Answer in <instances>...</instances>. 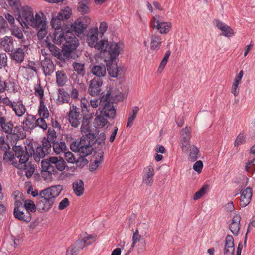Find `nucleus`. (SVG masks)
Returning a JSON list of instances; mask_svg holds the SVG:
<instances>
[{
    "mask_svg": "<svg viewBox=\"0 0 255 255\" xmlns=\"http://www.w3.org/2000/svg\"><path fill=\"white\" fill-rule=\"evenodd\" d=\"M254 160L249 161L245 166V170L249 173L253 174L255 170V164L253 163Z\"/></svg>",
    "mask_w": 255,
    "mask_h": 255,
    "instance_id": "nucleus-58",
    "label": "nucleus"
},
{
    "mask_svg": "<svg viewBox=\"0 0 255 255\" xmlns=\"http://www.w3.org/2000/svg\"><path fill=\"white\" fill-rule=\"evenodd\" d=\"M75 38H74V42L72 41L71 43L69 42L63 44L62 50L60 49L54 45L49 42V37H47L46 43L47 47L51 52V54L59 59L63 61L68 60L71 57L72 52L76 49Z\"/></svg>",
    "mask_w": 255,
    "mask_h": 255,
    "instance_id": "nucleus-5",
    "label": "nucleus"
},
{
    "mask_svg": "<svg viewBox=\"0 0 255 255\" xmlns=\"http://www.w3.org/2000/svg\"><path fill=\"white\" fill-rule=\"evenodd\" d=\"M159 18V16L153 17L151 21V26L158 30L161 34L167 33L171 27V23L161 21Z\"/></svg>",
    "mask_w": 255,
    "mask_h": 255,
    "instance_id": "nucleus-12",
    "label": "nucleus"
},
{
    "mask_svg": "<svg viewBox=\"0 0 255 255\" xmlns=\"http://www.w3.org/2000/svg\"><path fill=\"white\" fill-rule=\"evenodd\" d=\"M98 30L97 27L91 28L87 35L86 41L91 47L97 50H105V45L107 44V40H101L98 42Z\"/></svg>",
    "mask_w": 255,
    "mask_h": 255,
    "instance_id": "nucleus-9",
    "label": "nucleus"
},
{
    "mask_svg": "<svg viewBox=\"0 0 255 255\" xmlns=\"http://www.w3.org/2000/svg\"><path fill=\"white\" fill-rule=\"evenodd\" d=\"M68 116L69 122L72 127L77 128L79 126L80 122V119L78 118L79 116V109L74 105L70 106Z\"/></svg>",
    "mask_w": 255,
    "mask_h": 255,
    "instance_id": "nucleus-14",
    "label": "nucleus"
},
{
    "mask_svg": "<svg viewBox=\"0 0 255 255\" xmlns=\"http://www.w3.org/2000/svg\"><path fill=\"white\" fill-rule=\"evenodd\" d=\"M95 136L94 134H89L82 136L79 141H73L70 145L71 149L79 153L81 156L86 157L92 153V145L95 142Z\"/></svg>",
    "mask_w": 255,
    "mask_h": 255,
    "instance_id": "nucleus-4",
    "label": "nucleus"
},
{
    "mask_svg": "<svg viewBox=\"0 0 255 255\" xmlns=\"http://www.w3.org/2000/svg\"><path fill=\"white\" fill-rule=\"evenodd\" d=\"M92 73L95 75V77H104L106 73V67L104 65H95L91 69Z\"/></svg>",
    "mask_w": 255,
    "mask_h": 255,
    "instance_id": "nucleus-39",
    "label": "nucleus"
},
{
    "mask_svg": "<svg viewBox=\"0 0 255 255\" xmlns=\"http://www.w3.org/2000/svg\"><path fill=\"white\" fill-rule=\"evenodd\" d=\"M64 154L65 159L68 163L73 164L75 162L76 159L72 152L65 151Z\"/></svg>",
    "mask_w": 255,
    "mask_h": 255,
    "instance_id": "nucleus-55",
    "label": "nucleus"
},
{
    "mask_svg": "<svg viewBox=\"0 0 255 255\" xmlns=\"http://www.w3.org/2000/svg\"><path fill=\"white\" fill-rule=\"evenodd\" d=\"M106 137V134L104 133H101L98 135L96 139H95V141H96L99 145L102 146L104 145Z\"/></svg>",
    "mask_w": 255,
    "mask_h": 255,
    "instance_id": "nucleus-62",
    "label": "nucleus"
},
{
    "mask_svg": "<svg viewBox=\"0 0 255 255\" xmlns=\"http://www.w3.org/2000/svg\"><path fill=\"white\" fill-rule=\"evenodd\" d=\"M181 136L183 137L181 148L183 151L187 152L188 150V146L190 145L191 138L190 127L186 126L181 132Z\"/></svg>",
    "mask_w": 255,
    "mask_h": 255,
    "instance_id": "nucleus-19",
    "label": "nucleus"
},
{
    "mask_svg": "<svg viewBox=\"0 0 255 255\" xmlns=\"http://www.w3.org/2000/svg\"><path fill=\"white\" fill-rule=\"evenodd\" d=\"M40 127L43 130H46L47 128V124L44 118L41 117L36 119V127Z\"/></svg>",
    "mask_w": 255,
    "mask_h": 255,
    "instance_id": "nucleus-57",
    "label": "nucleus"
},
{
    "mask_svg": "<svg viewBox=\"0 0 255 255\" xmlns=\"http://www.w3.org/2000/svg\"><path fill=\"white\" fill-rule=\"evenodd\" d=\"M208 189V185L205 184L203 185L198 191L196 192L194 194L193 196V199L194 200H197L201 198L203 195H204L206 193Z\"/></svg>",
    "mask_w": 255,
    "mask_h": 255,
    "instance_id": "nucleus-48",
    "label": "nucleus"
},
{
    "mask_svg": "<svg viewBox=\"0 0 255 255\" xmlns=\"http://www.w3.org/2000/svg\"><path fill=\"white\" fill-rule=\"evenodd\" d=\"M71 14V9L69 7H66L62 9L58 14V17L62 20L68 19Z\"/></svg>",
    "mask_w": 255,
    "mask_h": 255,
    "instance_id": "nucleus-45",
    "label": "nucleus"
},
{
    "mask_svg": "<svg viewBox=\"0 0 255 255\" xmlns=\"http://www.w3.org/2000/svg\"><path fill=\"white\" fill-rule=\"evenodd\" d=\"M253 195L252 188L247 187L241 193L240 205L242 207L247 206L251 202Z\"/></svg>",
    "mask_w": 255,
    "mask_h": 255,
    "instance_id": "nucleus-20",
    "label": "nucleus"
},
{
    "mask_svg": "<svg viewBox=\"0 0 255 255\" xmlns=\"http://www.w3.org/2000/svg\"><path fill=\"white\" fill-rule=\"evenodd\" d=\"M9 30L6 20L2 16H0V34H4Z\"/></svg>",
    "mask_w": 255,
    "mask_h": 255,
    "instance_id": "nucleus-49",
    "label": "nucleus"
},
{
    "mask_svg": "<svg viewBox=\"0 0 255 255\" xmlns=\"http://www.w3.org/2000/svg\"><path fill=\"white\" fill-rule=\"evenodd\" d=\"M38 113L40 116L42 118L46 119L49 117V113L47 107L44 104V101L40 102Z\"/></svg>",
    "mask_w": 255,
    "mask_h": 255,
    "instance_id": "nucleus-44",
    "label": "nucleus"
},
{
    "mask_svg": "<svg viewBox=\"0 0 255 255\" xmlns=\"http://www.w3.org/2000/svg\"><path fill=\"white\" fill-rule=\"evenodd\" d=\"M34 94L38 98L40 101H43L44 90L40 83L34 86Z\"/></svg>",
    "mask_w": 255,
    "mask_h": 255,
    "instance_id": "nucleus-47",
    "label": "nucleus"
},
{
    "mask_svg": "<svg viewBox=\"0 0 255 255\" xmlns=\"http://www.w3.org/2000/svg\"><path fill=\"white\" fill-rule=\"evenodd\" d=\"M38 31L37 32V36L39 39H43L47 35V32L46 30V27L38 28Z\"/></svg>",
    "mask_w": 255,
    "mask_h": 255,
    "instance_id": "nucleus-63",
    "label": "nucleus"
},
{
    "mask_svg": "<svg viewBox=\"0 0 255 255\" xmlns=\"http://www.w3.org/2000/svg\"><path fill=\"white\" fill-rule=\"evenodd\" d=\"M24 206L28 213H34L36 211V207L34 203L31 200H26L24 202Z\"/></svg>",
    "mask_w": 255,
    "mask_h": 255,
    "instance_id": "nucleus-46",
    "label": "nucleus"
},
{
    "mask_svg": "<svg viewBox=\"0 0 255 255\" xmlns=\"http://www.w3.org/2000/svg\"><path fill=\"white\" fill-rule=\"evenodd\" d=\"M188 149H189V159L190 161L194 162L200 157L199 150L196 146L190 144Z\"/></svg>",
    "mask_w": 255,
    "mask_h": 255,
    "instance_id": "nucleus-37",
    "label": "nucleus"
},
{
    "mask_svg": "<svg viewBox=\"0 0 255 255\" xmlns=\"http://www.w3.org/2000/svg\"><path fill=\"white\" fill-rule=\"evenodd\" d=\"M29 156L27 149L26 150L20 146L13 147V151H5L3 155V160L10 161L12 164L19 170L25 171V175L27 178L32 176L35 170L34 166L28 161Z\"/></svg>",
    "mask_w": 255,
    "mask_h": 255,
    "instance_id": "nucleus-1",
    "label": "nucleus"
},
{
    "mask_svg": "<svg viewBox=\"0 0 255 255\" xmlns=\"http://www.w3.org/2000/svg\"><path fill=\"white\" fill-rule=\"evenodd\" d=\"M81 108L83 116H88L89 117V119H92V116L94 114L95 110L90 106L88 103V101L86 99L81 100Z\"/></svg>",
    "mask_w": 255,
    "mask_h": 255,
    "instance_id": "nucleus-24",
    "label": "nucleus"
},
{
    "mask_svg": "<svg viewBox=\"0 0 255 255\" xmlns=\"http://www.w3.org/2000/svg\"><path fill=\"white\" fill-rule=\"evenodd\" d=\"M123 44L122 43L110 42L105 45V50H101V51H107L110 56L111 61H114L119 55L123 50Z\"/></svg>",
    "mask_w": 255,
    "mask_h": 255,
    "instance_id": "nucleus-11",
    "label": "nucleus"
},
{
    "mask_svg": "<svg viewBox=\"0 0 255 255\" xmlns=\"http://www.w3.org/2000/svg\"><path fill=\"white\" fill-rule=\"evenodd\" d=\"M0 125L2 129V131L8 134H14L16 135L18 138H23L25 137L23 133L21 134L20 132L18 133L16 131L17 129L19 130H23V128L20 127H16L14 128L13 130V125L11 121H8L6 118L4 117H0Z\"/></svg>",
    "mask_w": 255,
    "mask_h": 255,
    "instance_id": "nucleus-10",
    "label": "nucleus"
},
{
    "mask_svg": "<svg viewBox=\"0 0 255 255\" xmlns=\"http://www.w3.org/2000/svg\"><path fill=\"white\" fill-rule=\"evenodd\" d=\"M91 122V119H89L88 116H83L82 125L81 126V132L82 134V136L92 134L90 132V124Z\"/></svg>",
    "mask_w": 255,
    "mask_h": 255,
    "instance_id": "nucleus-25",
    "label": "nucleus"
},
{
    "mask_svg": "<svg viewBox=\"0 0 255 255\" xmlns=\"http://www.w3.org/2000/svg\"><path fill=\"white\" fill-rule=\"evenodd\" d=\"M162 43L161 37L157 34H153L151 36L150 49L154 51H158Z\"/></svg>",
    "mask_w": 255,
    "mask_h": 255,
    "instance_id": "nucleus-34",
    "label": "nucleus"
},
{
    "mask_svg": "<svg viewBox=\"0 0 255 255\" xmlns=\"http://www.w3.org/2000/svg\"><path fill=\"white\" fill-rule=\"evenodd\" d=\"M9 4L12 8L14 10H18L21 7L20 0H8Z\"/></svg>",
    "mask_w": 255,
    "mask_h": 255,
    "instance_id": "nucleus-60",
    "label": "nucleus"
},
{
    "mask_svg": "<svg viewBox=\"0 0 255 255\" xmlns=\"http://www.w3.org/2000/svg\"><path fill=\"white\" fill-rule=\"evenodd\" d=\"M63 190V186L57 185L51 186L39 192L37 197V206L41 212H47L52 208L56 198Z\"/></svg>",
    "mask_w": 255,
    "mask_h": 255,
    "instance_id": "nucleus-2",
    "label": "nucleus"
},
{
    "mask_svg": "<svg viewBox=\"0 0 255 255\" xmlns=\"http://www.w3.org/2000/svg\"><path fill=\"white\" fill-rule=\"evenodd\" d=\"M216 26L222 32V35L225 37H229L234 35V30L226 24L219 20L215 21Z\"/></svg>",
    "mask_w": 255,
    "mask_h": 255,
    "instance_id": "nucleus-23",
    "label": "nucleus"
},
{
    "mask_svg": "<svg viewBox=\"0 0 255 255\" xmlns=\"http://www.w3.org/2000/svg\"><path fill=\"white\" fill-rule=\"evenodd\" d=\"M203 167V163L202 161H196L193 165V169L198 173L201 172Z\"/></svg>",
    "mask_w": 255,
    "mask_h": 255,
    "instance_id": "nucleus-61",
    "label": "nucleus"
},
{
    "mask_svg": "<svg viewBox=\"0 0 255 255\" xmlns=\"http://www.w3.org/2000/svg\"><path fill=\"white\" fill-rule=\"evenodd\" d=\"M51 141L46 139L43 141L41 147L44 149L45 152L48 154L49 153L51 147Z\"/></svg>",
    "mask_w": 255,
    "mask_h": 255,
    "instance_id": "nucleus-59",
    "label": "nucleus"
},
{
    "mask_svg": "<svg viewBox=\"0 0 255 255\" xmlns=\"http://www.w3.org/2000/svg\"><path fill=\"white\" fill-rule=\"evenodd\" d=\"M56 82L60 87L63 86L67 81V77L63 71H58L56 72Z\"/></svg>",
    "mask_w": 255,
    "mask_h": 255,
    "instance_id": "nucleus-41",
    "label": "nucleus"
},
{
    "mask_svg": "<svg viewBox=\"0 0 255 255\" xmlns=\"http://www.w3.org/2000/svg\"><path fill=\"white\" fill-rule=\"evenodd\" d=\"M72 188L74 192L77 196H81L84 193V182L82 180L78 179L73 183Z\"/></svg>",
    "mask_w": 255,
    "mask_h": 255,
    "instance_id": "nucleus-35",
    "label": "nucleus"
},
{
    "mask_svg": "<svg viewBox=\"0 0 255 255\" xmlns=\"http://www.w3.org/2000/svg\"><path fill=\"white\" fill-rule=\"evenodd\" d=\"M23 124L26 130H31L36 127V119L33 115H27L23 122Z\"/></svg>",
    "mask_w": 255,
    "mask_h": 255,
    "instance_id": "nucleus-30",
    "label": "nucleus"
},
{
    "mask_svg": "<svg viewBox=\"0 0 255 255\" xmlns=\"http://www.w3.org/2000/svg\"><path fill=\"white\" fill-rule=\"evenodd\" d=\"M74 70L77 74L83 76L85 74L84 64L82 63L74 62L72 64Z\"/></svg>",
    "mask_w": 255,
    "mask_h": 255,
    "instance_id": "nucleus-53",
    "label": "nucleus"
},
{
    "mask_svg": "<svg viewBox=\"0 0 255 255\" xmlns=\"http://www.w3.org/2000/svg\"><path fill=\"white\" fill-rule=\"evenodd\" d=\"M71 99L69 94L63 88H59L58 90V97L56 103L58 104L64 103H70Z\"/></svg>",
    "mask_w": 255,
    "mask_h": 255,
    "instance_id": "nucleus-29",
    "label": "nucleus"
},
{
    "mask_svg": "<svg viewBox=\"0 0 255 255\" xmlns=\"http://www.w3.org/2000/svg\"><path fill=\"white\" fill-rule=\"evenodd\" d=\"M107 64V71L108 74L111 77L116 78L118 75L122 74V69L120 67H118L116 63H113Z\"/></svg>",
    "mask_w": 255,
    "mask_h": 255,
    "instance_id": "nucleus-32",
    "label": "nucleus"
},
{
    "mask_svg": "<svg viewBox=\"0 0 255 255\" xmlns=\"http://www.w3.org/2000/svg\"><path fill=\"white\" fill-rule=\"evenodd\" d=\"M139 111L138 107H134L132 110V113L130 114L128 119V122L127 125V127H131L132 125V122L136 117L137 114Z\"/></svg>",
    "mask_w": 255,
    "mask_h": 255,
    "instance_id": "nucleus-52",
    "label": "nucleus"
},
{
    "mask_svg": "<svg viewBox=\"0 0 255 255\" xmlns=\"http://www.w3.org/2000/svg\"><path fill=\"white\" fill-rule=\"evenodd\" d=\"M41 66L45 76H49L54 71V65L50 59L43 60L41 62Z\"/></svg>",
    "mask_w": 255,
    "mask_h": 255,
    "instance_id": "nucleus-28",
    "label": "nucleus"
},
{
    "mask_svg": "<svg viewBox=\"0 0 255 255\" xmlns=\"http://www.w3.org/2000/svg\"><path fill=\"white\" fill-rule=\"evenodd\" d=\"M47 37H49V42L52 41L54 43L57 45L61 44L64 42V43L69 42V44H72V41L74 42V38H75V42L74 43H76V48L79 44L78 39L73 33L68 31L65 32L62 29L54 30L52 35L50 34Z\"/></svg>",
    "mask_w": 255,
    "mask_h": 255,
    "instance_id": "nucleus-7",
    "label": "nucleus"
},
{
    "mask_svg": "<svg viewBox=\"0 0 255 255\" xmlns=\"http://www.w3.org/2000/svg\"><path fill=\"white\" fill-rule=\"evenodd\" d=\"M26 148L27 149L29 157L33 156L35 161L36 162H39L41 158H44L47 154L40 145L35 147V150H34L33 147L29 145H27V147L25 146L24 150H26Z\"/></svg>",
    "mask_w": 255,
    "mask_h": 255,
    "instance_id": "nucleus-13",
    "label": "nucleus"
},
{
    "mask_svg": "<svg viewBox=\"0 0 255 255\" xmlns=\"http://www.w3.org/2000/svg\"><path fill=\"white\" fill-rule=\"evenodd\" d=\"M0 45L3 50L7 52H11L14 49V41L11 36H5L1 39Z\"/></svg>",
    "mask_w": 255,
    "mask_h": 255,
    "instance_id": "nucleus-27",
    "label": "nucleus"
},
{
    "mask_svg": "<svg viewBox=\"0 0 255 255\" xmlns=\"http://www.w3.org/2000/svg\"><path fill=\"white\" fill-rule=\"evenodd\" d=\"M7 65V57L5 53H0V69Z\"/></svg>",
    "mask_w": 255,
    "mask_h": 255,
    "instance_id": "nucleus-56",
    "label": "nucleus"
},
{
    "mask_svg": "<svg viewBox=\"0 0 255 255\" xmlns=\"http://www.w3.org/2000/svg\"><path fill=\"white\" fill-rule=\"evenodd\" d=\"M17 20L23 27H27L28 25L32 23V20L33 19L34 13L32 9L28 6H24L19 8Z\"/></svg>",
    "mask_w": 255,
    "mask_h": 255,
    "instance_id": "nucleus-8",
    "label": "nucleus"
},
{
    "mask_svg": "<svg viewBox=\"0 0 255 255\" xmlns=\"http://www.w3.org/2000/svg\"><path fill=\"white\" fill-rule=\"evenodd\" d=\"M224 255H234L235 247L234 239L232 236L228 235L225 239Z\"/></svg>",
    "mask_w": 255,
    "mask_h": 255,
    "instance_id": "nucleus-22",
    "label": "nucleus"
},
{
    "mask_svg": "<svg viewBox=\"0 0 255 255\" xmlns=\"http://www.w3.org/2000/svg\"><path fill=\"white\" fill-rule=\"evenodd\" d=\"M103 81L101 78L94 77L90 82L88 88L89 94L92 96L99 94L101 91V87Z\"/></svg>",
    "mask_w": 255,
    "mask_h": 255,
    "instance_id": "nucleus-15",
    "label": "nucleus"
},
{
    "mask_svg": "<svg viewBox=\"0 0 255 255\" xmlns=\"http://www.w3.org/2000/svg\"><path fill=\"white\" fill-rule=\"evenodd\" d=\"M12 109L14 111L15 115L19 117L22 116L26 110L22 101L19 99L14 101V104L12 106Z\"/></svg>",
    "mask_w": 255,
    "mask_h": 255,
    "instance_id": "nucleus-33",
    "label": "nucleus"
},
{
    "mask_svg": "<svg viewBox=\"0 0 255 255\" xmlns=\"http://www.w3.org/2000/svg\"><path fill=\"white\" fill-rule=\"evenodd\" d=\"M53 151L57 154L64 153L67 149L64 142H55L52 143Z\"/></svg>",
    "mask_w": 255,
    "mask_h": 255,
    "instance_id": "nucleus-40",
    "label": "nucleus"
},
{
    "mask_svg": "<svg viewBox=\"0 0 255 255\" xmlns=\"http://www.w3.org/2000/svg\"><path fill=\"white\" fill-rule=\"evenodd\" d=\"M61 21L62 20L57 15H53L51 20V25L54 30L62 29L61 27Z\"/></svg>",
    "mask_w": 255,
    "mask_h": 255,
    "instance_id": "nucleus-50",
    "label": "nucleus"
},
{
    "mask_svg": "<svg viewBox=\"0 0 255 255\" xmlns=\"http://www.w3.org/2000/svg\"><path fill=\"white\" fill-rule=\"evenodd\" d=\"M41 164L42 172L48 173L49 175L56 172V169L60 171H62L66 166L63 159H58L56 157H50L43 160Z\"/></svg>",
    "mask_w": 255,
    "mask_h": 255,
    "instance_id": "nucleus-6",
    "label": "nucleus"
},
{
    "mask_svg": "<svg viewBox=\"0 0 255 255\" xmlns=\"http://www.w3.org/2000/svg\"><path fill=\"white\" fill-rule=\"evenodd\" d=\"M86 28L87 25H84L83 22L79 19L76 21L72 25V29L78 36L79 34L82 33Z\"/></svg>",
    "mask_w": 255,
    "mask_h": 255,
    "instance_id": "nucleus-38",
    "label": "nucleus"
},
{
    "mask_svg": "<svg viewBox=\"0 0 255 255\" xmlns=\"http://www.w3.org/2000/svg\"><path fill=\"white\" fill-rule=\"evenodd\" d=\"M241 216L239 215H235L232 218V222L229 225V228L231 232L235 235H238L240 229Z\"/></svg>",
    "mask_w": 255,
    "mask_h": 255,
    "instance_id": "nucleus-31",
    "label": "nucleus"
},
{
    "mask_svg": "<svg viewBox=\"0 0 255 255\" xmlns=\"http://www.w3.org/2000/svg\"><path fill=\"white\" fill-rule=\"evenodd\" d=\"M79 252L74 245H72L68 248L66 255H76Z\"/></svg>",
    "mask_w": 255,
    "mask_h": 255,
    "instance_id": "nucleus-64",
    "label": "nucleus"
},
{
    "mask_svg": "<svg viewBox=\"0 0 255 255\" xmlns=\"http://www.w3.org/2000/svg\"><path fill=\"white\" fill-rule=\"evenodd\" d=\"M246 142V135L243 131L241 132L234 142V146L237 147L243 145Z\"/></svg>",
    "mask_w": 255,
    "mask_h": 255,
    "instance_id": "nucleus-51",
    "label": "nucleus"
},
{
    "mask_svg": "<svg viewBox=\"0 0 255 255\" xmlns=\"http://www.w3.org/2000/svg\"><path fill=\"white\" fill-rule=\"evenodd\" d=\"M32 23L30 24L29 26L36 29L40 28L41 27H46V21L37 13L36 14L35 17H33V19L32 20Z\"/></svg>",
    "mask_w": 255,
    "mask_h": 255,
    "instance_id": "nucleus-36",
    "label": "nucleus"
},
{
    "mask_svg": "<svg viewBox=\"0 0 255 255\" xmlns=\"http://www.w3.org/2000/svg\"><path fill=\"white\" fill-rule=\"evenodd\" d=\"M154 174V169L152 165H149L144 168L142 175L143 182L148 186H151L153 184Z\"/></svg>",
    "mask_w": 255,
    "mask_h": 255,
    "instance_id": "nucleus-18",
    "label": "nucleus"
},
{
    "mask_svg": "<svg viewBox=\"0 0 255 255\" xmlns=\"http://www.w3.org/2000/svg\"><path fill=\"white\" fill-rule=\"evenodd\" d=\"M110 94H107L100 99V105L103 106L100 113L95 119V123L99 126L103 127L107 123V119H113L116 116V110L113 104L108 98Z\"/></svg>",
    "mask_w": 255,
    "mask_h": 255,
    "instance_id": "nucleus-3",
    "label": "nucleus"
},
{
    "mask_svg": "<svg viewBox=\"0 0 255 255\" xmlns=\"http://www.w3.org/2000/svg\"><path fill=\"white\" fill-rule=\"evenodd\" d=\"M95 236L91 235H87L81 239L77 240L74 246L76 249L80 251L84 247L90 245L95 240Z\"/></svg>",
    "mask_w": 255,
    "mask_h": 255,
    "instance_id": "nucleus-21",
    "label": "nucleus"
},
{
    "mask_svg": "<svg viewBox=\"0 0 255 255\" xmlns=\"http://www.w3.org/2000/svg\"><path fill=\"white\" fill-rule=\"evenodd\" d=\"M89 2L87 0H81L78 3V10L82 14L88 13L89 12Z\"/></svg>",
    "mask_w": 255,
    "mask_h": 255,
    "instance_id": "nucleus-43",
    "label": "nucleus"
},
{
    "mask_svg": "<svg viewBox=\"0 0 255 255\" xmlns=\"http://www.w3.org/2000/svg\"><path fill=\"white\" fill-rule=\"evenodd\" d=\"M11 34L18 39H24L22 29L16 25H13L9 28Z\"/></svg>",
    "mask_w": 255,
    "mask_h": 255,
    "instance_id": "nucleus-42",
    "label": "nucleus"
},
{
    "mask_svg": "<svg viewBox=\"0 0 255 255\" xmlns=\"http://www.w3.org/2000/svg\"><path fill=\"white\" fill-rule=\"evenodd\" d=\"M25 55L24 49L21 48H18L15 50L13 49L10 53L12 60L19 64L23 61Z\"/></svg>",
    "mask_w": 255,
    "mask_h": 255,
    "instance_id": "nucleus-26",
    "label": "nucleus"
},
{
    "mask_svg": "<svg viewBox=\"0 0 255 255\" xmlns=\"http://www.w3.org/2000/svg\"><path fill=\"white\" fill-rule=\"evenodd\" d=\"M19 205H22V203L20 202L17 201L15 202L13 212L14 217L21 221L26 222H30L32 219L31 213H28L27 211L24 212L21 211L19 209Z\"/></svg>",
    "mask_w": 255,
    "mask_h": 255,
    "instance_id": "nucleus-16",
    "label": "nucleus"
},
{
    "mask_svg": "<svg viewBox=\"0 0 255 255\" xmlns=\"http://www.w3.org/2000/svg\"><path fill=\"white\" fill-rule=\"evenodd\" d=\"M170 54H171V52L170 50L166 51V54H165L163 59H162V60L161 61V62L159 65V69L163 70L165 68L166 65L167 64V63L168 62V59L169 58Z\"/></svg>",
    "mask_w": 255,
    "mask_h": 255,
    "instance_id": "nucleus-54",
    "label": "nucleus"
},
{
    "mask_svg": "<svg viewBox=\"0 0 255 255\" xmlns=\"http://www.w3.org/2000/svg\"><path fill=\"white\" fill-rule=\"evenodd\" d=\"M103 155L104 152L101 149L94 153L90 164V170L91 171H94L98 168L103 160Z\"/></svg>",
    "mask_w": 255,
    "mask_h": 255,
    "instance_id": "nucleus-17",
    "label": "nucleus"
}]
</instances>
